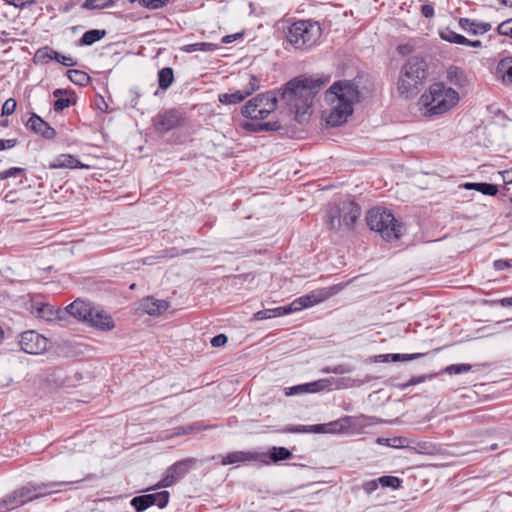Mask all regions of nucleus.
Returning <instances> with one entry per match:
<instances>
[{
	"label": "nucleus",
	"instance_id": "nucleus-61",
	"mask_svg": "<svg viewBox=\"0 0 512 512\" xmlns=\"http://www.w3.org/2000/svg\"><path fill=\"white\" fill-rule=\"evenodd\" d=\"M377 362H389L392 361V354H382L376 357Z\"/></svg>",
	"mask_w": 512,
	"mask_h": 512
},
{
	"label": "nucleus",
	"instance_id": "nucleus-37",
	"mask_svg": "<svg viewBox=\"0 0 512 512\" xmlns=\"http://www.w3.org/2000/svg\"><path fill=\"white\" fill-rule=\"evenodd\" d=\"M379 485L397 489L401 486L402 480L395 476H381L378 478Z\"/></svg>",
	"mask_w": 512,
	"mask_h": 512
},
{
	"label": "nucleus",
	"instance_id": "nucleus-58",
	"mask_svg": "<svg viewBox=\"0 0 512 512\" xmlns=\"http://www.w3.org/2000/svg\"><path fill=\"white\" fill-rule=\"evenodd\" d=\"M421 12L426 18H432L434 16V8L431 4H423L421 6Z\"/></svg>",
	"mask_w": 512,
	"mask_h": 512
},
{
	"label": "nucleus",
	"instance_id": "nucleus-40",
	"mask_svg": "<svg viewBox=\"0 0 512 512\" xmlns=\"http://www.w3.org/2000/svg\"><path fill=\"white\" fill-rule=\"evenodd\" d=\"M472 366L470 364H452L444 369L445 373L448 374H461L470 371Z\"/></svg>",
	"mask_w": 512,
	"mask_h": 512
},
{
	"label": "nucleus",
	"instance_id": "nucleus-55",
	"mask_svg": "<svg viewBox=\"0 0 512 512\" xmlns=\"http://www.w3.org/2000/svg\"><path fill=\"white\" fill-rule=\"evenodd\" d=\"M511 266V260L499 259L494 261V268L496 270H504L506 268H510Z\"/></svg>",
	"mask_w": 512,
	"mask_h": 512
},
{
	"label": "nucleus",
	"instance_id": "nucleus-16",
	"mask_svg": "<svg viewBox=\"0 0 512 512\" xmlns=\"http://www.w3.org/2000/svg\"><path fill=\"white\" fill-rule=\"evenodd\" d=\"M27 127L46 139H53L56 136L55 129L35 113L29 118Z\"/></svg>",
	"mask_w": 512,
	"mask_h": 512
},
{
	"label": "nucleus",
	"instance_id": "nucleus-63",
	"mask_svg": "<svg viewBox=\"0 0 512 512\" xmlns=\"http://www.w3.org/2000/svg\"><path fill=\"white\" fill-rule=\"evenodd\" d=\"M66 93H67V91H66V90H63V89H56V90H54V91H53V96H54L55 98H57V99H58V98H61V96H62L63 94H66Z\"/></svg>",
	"mask_w": 512,
	"mask_h": 512
},
{
	"label": "nucleus",
	"instance_id": "nucleus-21",
	"mask_svg": "<svg viewBox=\"0 0 512 512\" xmlns=\"http://www.w3.org/2000/svg\"><path fill=\"white\" fill-rule=\"evenodd\" d=\"M259 457V454L256 452H250V451H234L228 453L223 459L221 460L222 465H230V464H236L241 462H249L257 460Z\"/></svg>",
	"mask_w": 512,
	"mask_h": 512
},
{
	"label": "nucleus",
	"instance_id": "nucleus-43",
	"mask_svg": "<svg viewBox=\"0 0 512 512\" xmlns=\"http://www.w3.org/2000/svg\"><path fill=\"white\" fill-rule=\"evenodd\" d=\"M353 371V367L345 364H339L334 367H329L326 369V372L328 373H334V374H346L351 373Z\"/></svg>",
	"mask_w": 512,
	"mask_h": 512
},
{
	"label": "nucleus",
	"instance_id": "nucleus-38",
	"mask_svg": "<svg viewBox=\"0 0 512 512\" xmlns=\"http://www.w3.org/2000/svg\"><path fill=\"white\" fill-rule=\"evenodd\" d=\"M112 3V0H85L82 7L88 10L103 9Z\"/></svg>",
	"mask_w": 512,
	"mask_h": 512
},
{
	"label": "nucleus",
	"instance_id": "nucleus-64",
	"mask_svg": "<svg viewBox=\"0 0 512 512\" xmlns=\"http://www.w3.org/2000/svg\"><path fill=\"white\" fill-rule=\"evenodd\" d=\"M467 46H472V47H479L481 46V42L479 40H476V41H470L469 40V43L466 44Z\"/></svg>",
	"mask_w": 512,
	"mask_h": 512
},
{
	"label": "nucleus",
	"instance_id": "nucleus-14",
	"mask_svg": "<svg viewBox=\"0 0 512 512\" xmlns=\"http://www.w3.org/2000/svg\"><path fill=\"white\" fill-rule=\"evenodd\" d=\"M39 488L40 487H33L31 489L28 486L23 487L19 490L14 491L13 494L9 495L6 499H4L3 503L9 505V507L7 508L8 510L23 505L27 501H31L32 499L37 497V495L30 494L31 492L37 491Z\"/></svg>",
	"mask_w": 512,
	"mask_h": 512
},
{
	"label": "nucleus",
	"instance_id": "nucleus-9",
	"mask_svg": "<svg viewBox=\"0 0 512 512\" xmlns=\"http://www.w3.org/2000/svg\"><path fill=\"white\" fill-rule=\"evenodd\" d=\"M197 463L195 458H186L177 461L167 468L164 477L155 485L154 489L167 488L184 477Z\"/></svg>",
	"mask_w": 512,
	"mask_h": 512
},
{
	"label": "nucleus",
	"instance_id": "nucleus-59",
	"mask_svg": "<svg viewBox=\"0 0 512 512\" xmlns=\"http://www.w3.org/2000/svg\"><path fill=\"white\" fill-rule=\"evenodd\" d=\"M501 175H502L503 181L506 184H511L512 183V168L509 169V170L502 171Z\"/></svg>",
	"mask_w": 512,
	"mask_h": 512
},
{
	"label": "nucleus",
	"instance_id": "nucleus-11",
	"mask_svg": "<svg viewBox=\"0 0 512 512\" xmlns=\"http://www.w3.org/2000/svg\"><path fill=\"white\" fill-rule=\"evenodd\" d=\"M19 345L23 352L38 355L47 350L48 340L41 334L28 330L20 335Z\"/></svg>",
	"mask_w": 512,
	"mask_h": 512
},
{
	"label": "nucleus",
	"instance_id": "nucleus-60",
	"mask_svg": "<svg viewBox=\"0 0 512 512\" xmlns=\"http://www.w3.org/2000/svg\"><path fill=\"white\" fill-rule=\"evenodd\" d=\"M241 34H232V35H226L222 38V43L229 44L235 41L238 37H240Z\"/></svg>",
	"mask_w": 512,
	"mask_h": 512
},
{
	"label": "nucleus",
	"instance_id": "nucleus-24",
	"mask_svg": "<svg viewBox=\"0 0 512 512\" xmlns=\"http://www.w3.org/2000/svg\"><path fill=\"white\" fill-rule=\"evenodd\" d=\"M497 74L505 84H512V57L503 58L497 65Z\"/></svg>",
	"mask_w": 512,
	"mask_h": 512
},
{
	"label": "nucleus",
	"instance_id": "nucleus-2",
	"mask_svg": "<svg viewBox=\"0 0 512 512\" xmlns=\"http://www.w3.org/2000/svg\"><path fill=\"white\" fill-rule=\"evenodd\" d=\"M361 93L355 80H340L332 84L325 92V100L331 105L326 118L330 126H339L352 115L354 105L360 102Z\"/></svg>",
	"mask_w": 512,
	"mask_h": 512
},
{
	"label": "nucleus",
	"instance_id": "nucleus-47",
	"mask_svg": "<svg viewBox=\"0 0 512 512\" xmlns=\"http://www.w3.org/2000/svg\"><path fill=\"white\" fill-rule=\"evenodd\" d=\"M498 32L501 35L509 36L512 38V19L502 22L498 26Z\"/></svg>",
	"mask_w": 512,
	"mask_h": 512
},
{
	"label": "nucleus",
	"instance_id": "nucleus-3",
	"mask_svg": "<svg viewBox=\"0 0 512 512\" xmlns=\"http://www.w3.org/2000/svg\"><path fill=\"white\" fill-rule=\"evenodd\" d=\"M428 77V64L424 58L412 56L401 67L397 91L405 99L416 96Z\"/></svg>",
	"mask_w": 512,
	"mask_h": 512
},
{
	"label": "nucleus",
	"instance_id": "nucleus-26",
	"mask_svg": "<svg viewBox=\"0 0 512 512\" xmlns=\"http://www.w3.org/2000/svg\"><path fill=\"white\" fill-rule=\"evenodd\" d=\"M218 49V45L209 42H199L185 45L181 48L183 52L193 53V52H213Z\"/></svg>",
	"mask_w": 512,
	"mask_h": 512
},
{
	"label": "nucleus",
	"instance_id": "nucleus-28",
	"mask_svg": "<svg viewBox=\"0 0 512 512\" xmlns=\"http://www.w3.org/2000/svg\"><path fill=\"white\" fill-rule=\"evenodd\" d=\"M61 314H63V311L55 310L52 306L48 304H43L41 307L38 308V317L46 321L61 319Z\"/></svg>",
	"mask_w": 512,
	"mask_h": 512
},
{
	"label": "nucleus",
	"instance_id": "nucleus-48",
	"mask_svg": "<svg viewBox=\"0 0 512 512\" xmlns=\"http://www.w3.org/2000/svg\"><path fill=\"white\" fill-rule=\"evenodd\" d=\"M428 377L429 376H427V375L412 377L408 382L401 384L399 387H400V389L404 390V389L408 388L409 386L423 383Z\"/></svg>",
	"mask_w": 512,
	"mask_h": 512
},
{
	"label": "nucleus",
	"instance_id": "nucleus-33",
	"mask_svg": "<svg viewBox=\"0 0 512 512\" xmlns=\"http://www.w3.org/2000/svg\"><path fill=\"white\" fill-rule=\"evenodd\" d=\"M131 505L138 512H142L153 505V498L151 497V494L137 496L131 500Z\"/></svg>",
	"mask_w": 512,
	"mask_h": 512
},
{
	"label": "nucleus",
	"instance_id": "nucleus-10",
	"mask_svg": "<svg viewBox=\"0 0 512 512\" xmlns=\"http://www.w3.org/2000/svg\"><path fill=\"white\" fill-rule=\"evenodd\" d=\"M259 88V79L254 75H249L248 83L243 88L219 94L218 100L224 105H235L241 103Z\"/></svg>",
	"mask_w": 512,
	"mask_h": 512
},
{
	"label": "nucleus",
	"instance_id": "nucleus-62",
	"mask_svg": "<svg viewBox=\"0 0 512 512\" xmlns=\"http://www.w3.org/2000/svg\"><path fill=\"white\" fill-rule=\"evenodd\" d=\"M287 431L293 432V433H301V432H308L309 430L306 429L304 426H298L295 428H288Z\"/></svg>",
	"mask_w": 512,
	"mask_h": 512
},
{
	"label": "nucleus",
	"instance_id": "nucleus-22",
	"mask_svg": "<svg viewBox=\"0 0 512 512\" xmlns=\"http://www.w3.org/2000/svg\"><path fill=\"white\" fill-rule=\"evenodd\" d=\"M459 25L464 31L475 35L484 34L491 29L489 23L470 20L468 18H460Z\"/></svg>",
	"mask_w": 512,
	"mask_h": 512
},
{
	"label": "nucleus",
	"instance_id": "nucleus-49",
	"mask_svg": "<svg viewBox=\"0 0 512 512\" xmlns=\"http://www.w3.org/2000/svg\"><path fill=\"white\" fill-rule=\"evenodd\" d=\"M379 487L378 479L369 480L363 483L362 488L367 494H371Z\"/></svg>",
	"mask_w": 512,
	"mask_h": 512
},
{
	"label": "nucleus",
	"instance_id": "nucleus-13",
	"mask_svg": "<svg viewBox=\"0 0 512 512\" xmlns=\"http://www.w3.org/2000/svg\"><path fill=\"white\" fill-rule=\"evenodd\" d=\"M181 113L176 109H169L157 116L156 127L161 132L170 131L180 125Z\"/></svg>",
	"mask_w": 512,
	"mask_h": 512
},
{
	"label": "nucleus",
	"instance_id": "nucleus-39",
	"mask_svg": "<svg viewBox=\"0 0 512 512\" xmlns=\"http://www.w3.org/2000/svg\"><path fill=\"white\" fill-rule=\"evenodd\" d=\"M151 497L153 498V505H157L159 508H164L169 502L170 494L168 491H161L151 494Z\"/></svg>",
	"mask_w": 512,
	"mask_h": 512
},
{
	"label": "nucleus",
	"instance_id": "nucleus-46",
	"mask_svg": "<svg viewBox=\"0 0 512 512\" xmlns=\"http://www.w3.org/2000/svg\"><path fill=\"white\" fill-rule=\"evenodd\" d=\"M424 354L422 353H413V354H392V361H409L422 357Z\"/></svg>",
	"mask_w": 512,
	"mask_h": 512
},
{
	"label": "nucleus",
	"instance_id": "nucleus-29",
	"mask_svg": "<svg viewBox=\"0 0 512 512\" xmlns=\"http://www.w3.org/2000/svg\"><path fill=\"white\" fill-rule=\"evenodd\" d=\"M67 77L71 82L79 86H85L89 83V75L81 70L70 69L66 72Z\"/></svg>",
	"mask_w": 512,
	"mask_h": 512
},
{
	"label": "nucleus",
	"instance_id": "nucleus-25",
	"mask_svg": "<svg viewBox=\"0 0 512 512\" xmlns=\"http://www.w3.org/2000/svg\"><path fill=\"white\" fill-rule=\"evenodd\" d=\"M461 187H463L464 189H467V190H476L484 195H489V196H495L498 193L497 185L491 184V183L467 182V183L462 184Z\"/></svg>",
	"mask_w": 512,
	"mask_h": 512
},
{
	"label": "nucleus",
	"instance_id": "nucleus-27",
	"mask_svg": "<svg viewBox=\"0 0 512 512\" xmlns=\"http://www.w3.org/2000/svg\"><path fill=\"white\" fill-rule=\"evenodd\" d=\"M174 81L173 69L164 67L158 72V84L162 90H167Z\"/></svg>",
	"mask_w": 512,
	"mask_h": 512
},
{
	"label": "nucleus",
	"instance_id": "nucleus-5",
	"mask_svg": "<svg viewBox=\"0 0 512 512\" xmlns=\"http://www.w3.org/2000/svg\"><path fill=\"white\" fill-rule=\"evenodd\" d=\"M321 35L322 29L317 22L299 20L289 26L287 40L295 49L308 50L318 42Z\"/></svg>",
	"mask_w": 512,
	"mask_h": 512
},
{
	"label": "nucleus",
	"instance_id": "nucleus-18",
	"mask_svg": "<svg viewBox=\"0 0 512 512\" xmlns=\"http://www.w3.org/2000/svg\"><path fill=\"white\" fill-rule=\"evenodd\" d=\"M327 380H318L311 383L300 384L292 387H287L284 390L286 396H293L303 393H314L323 390L327 387Z\"/></svg>",
	"mask_w": 512,
	"mask_h": 512
},
{
	"label": "nucleus",
	"instance_id": "nucleus-54",
	"mask_svg": "<svg viewBox=\"0 0 512 512\" xmlns=\"http://www.w3.org/2000/svg\"><path fill=\"white\" fill-rule=\"evenodd\" d=\"M5 2L9 5H13L15 7L22 8L26 5L33 4L34 0H5Z\"/></svg>",
	"mask_w": 512,
	"mask_h": 512
},
{
	"label": "nucleus",
	"instance_id": "nucleus-6",
	"mask_svg": "<svg viewBox=\"0 0 512 512\" xmlns=\"http://www.w3.org/2000/svg\"><path fill=\"white\" fill-rule=\"evenodd\" d=\"M343 289L342 284L333 285L324 289L313 291L310 294L295 299L287 306L272 308V316L274 318L298 312L304 308L311 307L321 303L326 299L336 295Z\"/></svg>",
	"mask_w": 512,
	"mask_h": 512
},
{
	"label": "nucleus",
	"instance_id": "nucleus-1",
	"mask_svg": "<svg viewBox=\"0 0 512 512\" xmlns=\"http://www.w3.org/2000/svg\"><path fill=\"white\" fill-rule=\"evenodd\" d=\"M328 81V77H296L279 90L280 101L294 114L297 122L303 123L310 116L314 96Z\"/></svg>",
	"mask_w": 512,
	"mask_h": 512
},
{
	"label": "nucleus",
	"instance_id": "nucleus-44",
	"mask_svg": "<svg viewBox=\"0 0 512 512\" xmlns=\"http://www.w3.org/2000/svg\"><path fill=\"white\" fill-rule=\"evenodd\" d=\"M74 103V101H72L71 99L69 98H58L55 102H54V110L56 112H61L63 111L64 109L70 107V105H72Z\"/></svg>",
	"mask_w": 512,
	"mask_h": 512
},
{
	"label": "nucleus",
	"instance_id": "nucleus-52",
	"mask_svg": "<svg viewBox=\"0 0 512 512\" xmlns=\"http://www.w3.org/2000/svg\"><path fill=\"white\" fill-rule=\"evenodd\" d=\"M254 318L256 320H265V319H271V318H274L272 316V310L271 309H264V310H260L258 312H256L254 314Z\"/></svg>",
	"mask_w": 512,
	"mask_h": 512
},
{
	"label": "nucleus",
	"instance_id": "nucleus-4",
	"mask_svg": "<svg viewBox=\"0 0 512 512\" xmlns=\"http://www.w3.org/2000/svg\"><path fill=\"white\" fill-rule=\"evenodd\" d=\"M459 101L458 93L442 82L429 86L420 99L419 104L426 116L440 115L453 108Z\"/></svg>",
	"mask_w": 512,
	"mask_h": 512
},
{
	"label": "nucleus",
	"instance_id": "nucleus-19",
	"mask_svg": "<svg viewBox=\"0 0 512 512\" xmlns=\"http://www.w3.org/2000/svg\"><path fill=\"white\" fill-rule=\"evenodd\" d=\"M169 305L165 300H157L153 297H147L141 302V310L150 316H157L168 309Z\"/></svg>",
	"mask_w": 512,
	"mask_h": 512
},
{
	"label": "nucleus",
	"instance_id": "nucleus-57",
	"mask_svg": "<svg viewBox=\"0 0 512 512\" xmlns=\"http://www.w3.org/2000/svg\"><path fill=\"white\" fill-rule=\"evenodd\" d=\"M490 305H501L503 307L512 306V297L502 298L499 300H491L488 302Z\"/></svg>",
	"mask_w": 512,
	"mask_h": 512
},
{
	"label": "nucleus",
	"instance_id": "nucleus-30",
	"mask_svg": "<svg viewBox=\"0 0 512 512\" xmlns=\"http://www.w3.org/2000/svg\"><path fill=\"white\" fill-rule=\"evenodd\" d=\"M106 31L105 30H98V29H92L89 31H86L82 38H81V44L82 45H92L95 42L101 40L103 37H105Z\"/></svg>",
	"mask_w": 512,
	"mask_h": 512
},
{
	"label": "nucleus",
	"instance_id": "nucleus-7",
	"mask_svg": "<svg viewBox=\"0 0 512 512\" xmlns=\"http://www.w3.org/2000/svg\"><path fill=\"white\" fill-rule=\"evenodd\" d=\"M367 225L378 232L386 240L398 239L401 235V224L393 214L381 208H373L367 214Z\"/></svg>",
	"mask_w": 512,
	"mask_h": 512
},
{
	"label": "nucleus",
	"instance_id": "nucleus-45",
	"mask_svg": "<svg viewBox=\"0 0 512 512\" xmlns=\"http://www.w3.org/2000/svg\"><path fill=\"white\" fill-rule=\"evenodd\" d=\"M24 171L25 170L23 168H20V167L9 168L8 170L0 172V180H5V179H8L10 177L17 176L19 174L24 173Z\"/></svg>",
	"mask_w": 512,
	"mask_h": 512
},
{
	"label": "nucleus",
	"instance_id": "nucleus-17",
	"mask_svg": "<svg viewBox=\"0 0 512 512\" xmlns=\"http://www.w3.org/2000/svg\"><path fill=\"white\" fill-rule=\"evenodd\" d=\"M93 308L91 304L77 299L66 307V312L77 320L87 323Z\"/></svg>",
	"mask_w": 512,
	"mask_h": 512
},
{
	"label": "nucleus",
	"instance_id": "nucleus-35",
	"mask_svg": "<svg viewBox=\"0 0 512 512\" xmlns=\"http://www.w3.org/2000/svg\"><path fill=\"white\" fill-rule=\"evenodd\" d=\"M269 455L273 462L288 460L292 457V453L285 447H272Z\"/></svg>",
	"mask_w": 512,
	"mask_h": 512
},
{
	"label": "nucleus",
	"instance_id": "nucleus-50",
	"mask_svg": "<svg viewBox=\"0 0 512 512\" xmlns=\"http://www.w3.org/2000/svg\"><path fill=\"white\" fill-rule=\"evenodd\" d=\"M169 3V0H149L144 3V7L149 9H159Z\"/></svg>",
	"mask_w": 512,
	"mask_h": 512
},
{
	"label": "nucleus",
	"instance_id": "nucleus-31",
	"mask_svg": "<svg viewBox=\"0 0 512 512\" xmlns=\"http://www.w3.org/2000/svg\"><path fill=\"white\" fill-rule=\"evenodd\" d=\"M440 37L443 40L448 41L450 43H454V44L465 45V44L469 43V39H467L463 35H460L448 28L440 32Z\"/></svg>",
	"mask_w": 512,
	"mask_h": 512
},
{
	"label": "nucleus",
	"instance_id": "nucleus-23",
	"mask_svg": "<svg viewBox=\"0 0 512 512\" xmlns=\"http://www.w3.org/2000/svg\"><path fill=\"white\" fill-rule=\"evenodd\" d=\"M342 204L329 208L325 216V223L330 230L338 231L342 227Z\"/></svg>",
	"mask_w": 512,
	"mask_h": 512
},
{
	"label": "nucleus",
	"instance_id": "nucleus-15",
	"mask_svg": "<svg viewBox=\"0 0 512 512\" xmlns=\"http://www.w3.org/2000/svg\"><path fill=\"white\" fill-rule=\"evenodd\" d=\"M361 208L354 201H344L342 202V215L341 222L342 225L347 229H352L360 217Z\"/></svg>",
	"mask_w": 512,
	"mask_h": 512
},
{
	"label": "nucleus",
	"instance_id": "nucleus-34",
	"mask_svg": "<svg viewBox=\"0 0 512 512\" xmlns=\"http://www.w3.org/2000/svg\"><path fill=\"white\" fill-rule=\"evenodd\" d=\"M377 442L393 448H407L409 446V440L405 437L378 438Z\"/></svg>",
	"mask_w": 512,
	"mask_h": 512
},
{
	"label": "nucleus",
	"instance_id": "nucleus-51",
	"mask_svg": "<svg viewBox=\"0 0 512 512\" xmlns=\"http://www.w3.org/2000/svg\"><path fill=\"white\" fill-rule=\"evenodd\" d=\"M260 130L277 131L281 128L279 121L265 122L259 125Z\"/></svg>",
	"mask_w": 512,
	"mask_h": 512
},
{
	"label": "nucleus",
	"instance_id": "nucleus-20",
	"mask_svg": "<svg viewBox=\"0 0 512 512\" xmlns=\"http://www.w3.org/2000/svg\"><path fill=\"white\" fill-rule=\"evenodd\" d=\"M51 169H59V168H87L88 166L81 163L76 157L70 154H61L55 158L53 162L49 164Z\"/></svg>",
	"mask_w": 512,
	"mask_h": 512
},
{
	"label": "nucleus",
	"instance_id": "nucleus-8",
	"mask_svg": "<svg viewBox=\"0 0 512 512\" xmlns=\"http://www.w3.org/2000/svg\"><path fill=\"white\" fill-rule=\"evenodd\" d=\"M278 97L275 91L261 93L248 100L241 109V114L251 119H266L277 108Z\"/></svg>",
	"mask_w": 512,
	"mask_h": 512
},
{
	"label": "nucleus",
	"instance_id": "nucleus-36",
	"mask_svg": "<svg viewBox=\"0 0 512 512\" xmlns=\"http://www.w3.org/2000/svg\"><path fill=\"white\" fill-rule=\"evenodd\" d=\"M55 50L49 47H43L37 50L35 53V59L42 63H48L50 60H54Z\"/></svg>",
	"mask_w": 512,
	"mask_h": 512
},
{
	"label": "nucleus",
	"instance_id": "nucleus-32",
	"mask_svg": "<svg viewBox=\"0 0 512 512\" xmlns=\"http://www.w3.org/2000/svg\"><path fill=\"white\" fill-rule=\"evenodd\" d=\"M447 78L455 85H464L466 83V76L462 69L451 66L447 70Z\"/></svg>",
	"mask_w": 512,
	"mask_h": 512
},
{
	"label": "nucleus",
	"instance_id": "nucleus-42",
	"mask_svg": "<svg viewBox=\"0 0 512 512\" xmlns=\"http://www.w3.org/2000/svg\"><path fill=\"white\" fill-rule=\"evenodd\" d=\"M17 103L13 98L7 99L2 106V115L9 116L15 112Z\"/></svg>",
	"mask_w": 512,
	"mask_h": 512
},
{
	"label": "nucleus",
	"instance_id": "nucleus-56",
	"mask_svg": "<svg viewBox=\"0 0 512 512\" xmlns=\"http://www.w3.org/2000/svg\"><path fill=\"white\" fill-rule=\"evenodd\" d=\"M17 139H0V151L5 149H10L16 146Z\"/></svg>",
	"mask_w": 512,
	"mask_h": 512
},
{
	"label": "nucleus",
	"instance_id": "nucleus-41",
	"mask_svg": "<svg viewBox=\"0 0 512 512\" xmlns=\"http://www.w3.org/2000/svg\"><path fill=\"white\" fill-rule=\"evenodd\" d=\"M54 60H56L57 62H59L60 64L66 66V67H71V66L76 65V61L72 57L62 55L57 51L54 54Z\"/></svg>",
	"mask_w": 512,
	"mask_h": 512
},
{
	"label": "nucleus",
	"instance_id": "nucleus-53",
	"mask_svg": "<svg viewBox=\"0 0 512 512\" xmlns=\"http://www.w3.org/2000/svg\"><path fill=\"white\" fill-rule=\"evenodd\" d=\"M227 342V337L224 334H219L211 339V345L213 347L224 346Z\"/></svg>",
	"mask_w": 512,
	"mask_h": 512
},
{
	"label": "nucleus",
	"instance_id": "nucleus-12",
	"mask_svg": "<svg viewBox=\"0 0 512 512\" xmlns=\"http://www.w3.org/2000/svg\"><path fill=\"white\" fill-rule=\"evenodd\" d=\"M87 323L101 331H111L115 327L111 315L96 307L93 308Z\"/></svg>",
	"mask_w": 512,
	"mask_h": 512
}]
</instances>
